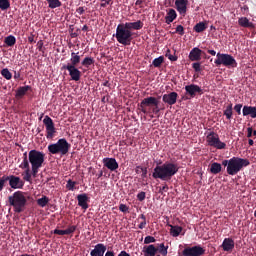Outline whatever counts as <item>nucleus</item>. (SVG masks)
<instances>
[{
  "label": "nucleus",
  "instance_id": "obj_41",
  "mask_svg": "<svg viewBox=\"0 0 256 256\" xmlns=\"http://www.w3.org/2000/svg\"><path fill=\"white\" fill-rule=\"evenodd\" d=\"M76 185H77V182L72 181L71 179H69L67 181V184H66V189H68V191H74Z\"/></svg>",
  "mask_w": 256,
  "mask_h": 256
},
{
  "label": "nucleus",
  "instance_id": "obj_12",
  "mask_svg": "<svg viewBox=\"0 0 256 256\" xmlns=\"http://www.w3.org/2000/svg\"><path fill=\"white\" fill-rule=\"evenodd\" d=\"M62 70H68L72 80L79 81L81 79L82 72L74 65H63Z\"/></svg>",
  "mask_w": 256,
  "mask_h": 256
},
{
  "label": "nucleus",
  "instance_id": "obj_52",
  "mask_svg": "<svg viewBox=\"0 0 256 256\" xmlns=\"http://www.w3.org/2000/svg\"><path fill=\"white\" fill-rule=\"evenodd\" d=\"M167 192L169 191V186L167 184H165L164 186H162L160 189H159V193H161V195H163V192Z\"/></svg>",
  "mask_w": 256,
  "mask_h": 256
},
{
  "label": "nucleus",
  "instance_id": "obj_45",
  "mask_svg": "<svg viewBox=\"0 0 256 256\" xmlns=\"http://www.w3.org/2000/svg\"><path fill=\"white\" fill-rule=\"evenodd\" d=\"M152 243H155V237H153V236H146L144 238V244L145 245H149V244H152Z\"/></svg>",
  "mask_w": 256,
  "mask_h": 256
},
{
  "label": "nucleus",
  "instance_id": "obj_19",
  "mask_svg": "<svg viewBox=\"0 0 256 256\" xmlns=\"http://www.w3.org/2000/svg\"><path fill=\"white\" fill-rule=\"evenodd\" d=\"M88 200L89 198L87 194H80L77 196L78 206L81 207L83 210L89 209Z\"/></svg>",
  "mask_w": 256,
  "mask_h": 256
},
{
  "label": "nucleus",
  "instance_id": "obj_53",
  "mask_svg": "<svg viewBox=\"0 0 256 256\" xmlns=\"http://www.w3.org/2000/svg\"><path fill=\"white\" fill-rule=\"evenodd\" d=\"M242 104H236L234 106V110L240 115L241 114V108H242Z\"/></svg>",
  "mask_w": 256,
  "mask_h": 256
},
{
  "label": "nucleus",
  "instance_id": "obj_34",
  "mask_svg": "<svg viewBox=\"0 0 256 256\" xmlns=\"http://www.w3.org/2000/svg\"><path fill=\"white\" fill-rule=\"evenodd\" d=\"M16 37L15 36H12V35H9L8 37L5 38L4 40V43L9 46V47H12L16 44Z\"/></svg>",
  "mask_w": 256,
  "mask_h": 256
},
{
  "label": "nucleus",
  "instance_id": "obj_26",
  "mask_svg": "<svg viewBox=\"0 0 256 256\" xmlns=\"http://www.w3.org/2000/svg\"><path fill=\"white\" fill-rule=\"evenodd\" d=\"M32 87L27 85V86H22V87H19L17 90H16V94H15V97L16 98H22L24 95L27 94V92L29 90H31Z\"/></svg>",
  "mask_w": 256,
  "mask_h": 256
},
{
  "label": "nucleus",
  "instance_id": "obj_11",
  "mask_svg": "<svg viewBox=\"0 0 256 256\" xmlns=\"http://www.w3.org/2000/svg\"><path fill=\"white\" fill-rule=\"evenodd\" d=\"M205 250L201 246L186 247L182 251V256H203Z\"/></svg>",
  "mask_w": 256,
  "mask_h": 256
},
{
  "label": "nucleus",
  "instance_id": "obj_49",
  "mask_svg": "<svg viewBox=\"0 0 256 256\" xmlns=\"http://www.w3.org/2000/svg\"><path fill=\"white\" fill-rule=\"evenodd\" d=\"M53 234L58 235V236H66L65 230H60V229H55L53 231Z\"/></svg>",
  "mask_w": 256,
  "mask_h": 256
},
{
  "label": "nucleus",
  "instance_id": "obj_8",
  "mask_svg": "<svg viewBox=\"0 0 256 256\" xmlns=\"http://www.w3.org/2000/svg\"><path fill=\"white\" fill-rule=\"evenodd\" d=\"M216 66L223 65L227 68H235L237 67V62L233 56L229 54L217 53L216 60L214 61Z\"/></svg>",
  "mask_w": 256,
  "mask_h": 256
},
{
  "label": "nucleus",
  "instance_id": "obj_60",
  "mask_svg": "<svg viewBox=\"0 0 256 256\" xmlns=\"http://www.w3.org/2000/svg\"><path fill=\"white\" fill-rule=\"evenodd\" d=\"M21 77V72L14 71V79H19Z\"/></svg>",
  "mask_w": 256,
  "mask_h": 256
},
{
  "label": "nucleus",
  "instance_id": "obj_15",
  "mask_svg": "<svg viewBox=\"0 0 256 256\" xmlns=\"http://www.w3.org/2000/svg\"><path fill=\"white\" fill-rule=\"evenodd\" d=\"M103 165L107 167L109 171H117V169H119V163L116 158H104Z\"/></svg>",
  "mask_w": 256,
  "mask_h": 256
},
{
  "label": "nucleus",
  "instance_id": "obj_20",
  "mask_svg": "<svg viewBox=\"0 0 256 256\" xmlns=\"http://www.w3.org/2000/svg\"><path fill=\"white\" fill-rule=\"evenodd\" d=\"M189 4V1L187 0H176L175 1V6L177 11L180 14H185L187 13V5Z\"/></svg>",
  "mask_w": 256,
  "mask_h": 256
},
{
  "label": "nucleus",
  "instance_id": "obj_62",
  "mask_svg": "<svg viewBox=\"0 0 256 256\" xmlns=\"http://www.w3.org/2000/svg\"><path fill=\"white\" fill-rule=\"evenodd\" d=\"M104 256H115L114 251H107Z\"/></svg>",
  "mask_w": 256,
  "mask_h": 256
},
{
  "label": "nucleus",
  "instance_id": "obj_27",
  "mask_svg": "<svg viewBox=\"0 0 256 256\" xmlns=\"http://www.w3.org/2000/svg\"><path fill=\"white\" fill-rule=\"evenodd\" d=\"M189 59L191 61H198L201 59V50L199 48H194L189 54Z\"/></svg>",
  "mask_w": 256,
  "mask_h": 256
},
{
  "label": "nucleus",
  "instance_id": "obj_1",
  "mask_svg": "<svg viewBox=\"0 0 256 256\" xmlns=\"http://www.w3.org/2000/svg\"><path fill=\"white\" fill-rule=\"evenodd\" d=\"M177 173H179V165L177 163L167 161L154 168L152 177L153 179H160L161 181H171Z\"/></svg>",
  "mask_w": 256,
  "mask_h": 256
},
{
  "label": "nucleus",
  "instance_id": "obj_55",
  "mask_svg": "<svg viewBox=\"0 0 256 256\" xmlns=\"http://www.w3.org/2000/svg\"><path fill=\"white\" fill-rule=\"evenodd\" d=\"M76 12L79 14V15H83L86 10L84 7H79L78 9H76Z\"/></svg>",
  "mask_w": 256,
  "mask_h": 256
},
{
  "label": "nucleus",
  "instance_id": "obj_44",
  "mask_svg": "<svg viewBox=\"0 0 256 256\" xmlns=\"http://www.w3.org/2000/svg\"><path fill=\"white\" fill-rule=\"evenodd\" d=\"M6 183H8V179H7V176L4 175L0 178V192L3 191Z\"/></svg>",
  "mask_w": 256,
  "mask_h": 256
},
{
  "label": "nucleus",
  "instance_id": "obj_22",
  "mask_svg": "<svg viewBox=\"0 0 256 256\" xmlns=\"http://www.w3.org/2000/svg\"><path fill=\"white\" fill-rule=\"evenodd\" d=\"M122 25L126 27L130 32L132 30H140L141 28H143V22H141L140 20L137 22H126Z\"/></svg>",
  "mask_w": 256,
  "mask_h": 256
},
{
  "label": "nucleus",
  "instance_id": "obj_59",
  "mask_svg": "<svg viewBox=\"0 0 256 256\" xmlns=\"http://www.w3.org/2000/svg\"><path fill=\"white\" fill-rule=\"evenodd\" d=\"M247 132H248L247 137L249 138L252 137L253 129L251 127L247 128Z\"/></svg>",
  "mask_w": 256,
  "mask_h": 256
},
{
  "label": "nucleus",
  "instance_id": "obj_47",
  "mask_svg": "<svg viewBox=\"0 0 256 256\" xmlns=\"http://www.w3.org/2000/svg\"><path fill=\"white\" fill-rule=\"evenodd\" d=\"M176 33H178L180 35H184L185 34V28L182 25H178L176 27Z\"/></svg>",
  "mask_w": 256,
  "mask_h": 256
},
{
  "label": "nucleus",
  "instance_id": "obj_4",
  "mask_svg": "<svg viewBox=\"0 0 256 256\" xmlns=\"http://www.w3.org/2000/svg\"><path fill=\"white\" fill-rule=\"evenodd\" d=\"M71 144L66 138L59 139L56 143L48 145V151L51 155H67L70 151Z\"/></svg>",
  "mask_w": 256,
  "mask_h": 256
},
{
  "label": "nucleus",
  "instance_id": "obj_33",
  "mask_svg": "<svg viewBox=\"0 0 256 256\" xmlns=\"http://www.w3.org/2000/svg\"><path fill=\"white\" fill-rule=\"evenodd\" d=\"M49 8L56 9L62 6V2L60 0H46Z\"/></svg>",
  "mask_w": 256,
  "mask_h": 256
},
{
  "label": "nucleus",
  "instance_id": "obj_61",
  "mask_svg": "<svg viewBox=\"0 0 256 256\" xmlns=\"http://www.w3.org/2000/svg\"><path fill=\"white\" fill-rule=\"evenodd\" d=\"M222 165H224V167H229V165H230V159H229V160H224V161L222 162Z\"/></svg>",
  "mask_w": 256,
  "mask_h": 256
},
{
  "label": "nucleus",
  "instance_id": "obj_6",
  "mask_svg": "<svg viewBox=\"0 0 256 256\" xmlns=\"http://www.w3.org/2000/svg\"><path fill=\"white\" fill-rule=\"evenodd\" d=\"M150 107L152 109H148ZM139 109L144 113L147 114L152 112L154 114H159L161 109L159 108V100L155 97H146L144 98L141 103L139 104Z\"/></svg>",
  "mask_w": 256,
  "mask_h": 256
},
{
  "label": "nucleus",
  "instance_id": "obj_14",
  "mask_svg": "<svg viewBox=\"0 0 256 256\" xmlns=\"http://www.w3.org/2000/svg\"><path fill=\"white\" fill-rule=\"evenodd\" d=\"M20 167L22 169H26L24 181H31L32 174L30 172V165H29V161H28V152L23 153V161H22Z\"/></svg>",
  "mask_w": 256,
  "mask_h": 256
},
{
  "label": "nucleus",
  "instance_id": "obj_31",
  "mask_svg": "<svg viewBox=\"0 0 256 256\" xmlns=\"http://www.w3.org/2000/svg\"><path fill=\"white\" fill-rule=\"evenodd\" d=\"M221 169H222L221 164L214 162L211 164L210 173H213V175H217L218 173H220Z\"/></svg>",
  "mask_w": 256,
  "mask_h": 256
},
{
  "label": "nucleus",
  "instance_id": "obj_29",
  "mask_svg": "<svg viewBox=\"0 0 256 256\" xmlns=\"http://www.w3.org/2000/svg\"><path fill=\"white\" fill-rule=\"evenodd\" d=\"M238 24L244 28H254V24L252 22H249L246 17L239 18Z\"/></svg>",
  "mask_w": 256,
  "mask_h": 256
},
{
  "label": "nucleus",
  "instance_id": "obj_43",
  "mask_svg": "<svg viewBox=\"0 0 256 256\" xmlns=\"http://www.w3.org/2000/svg\"><path fill=\"white\" fill-rule=\"evenodd\" d=\"M76 230H77V226L75 225L69 226L67 229H65V235H72L76 232Z\"/></svg>",
  "mask_w": 256,
  "mask_h": 256
},
{
  "label": "nucleus",
  "instance_id": "obj_3",
  "mask_svg": "<svg viewBox=\"0 0 256 256\" xmlns=\"http://www.w3.org/2000/svg\"><path fill=\"white\" fill-rule=\"evenodd\" d=\"M26 194L22 191H16L8 197L9 205L14 208L15 213H22L27 205Z\"/></svg>",
  "mask_w": 256,
  "mask_h": 256
},
{
  "label": "nucleus",
  "instance_id": "obj_39",
  "mask_svg": "<svg viewBox=\"0 0 256 256\" xmlns=\"http://www.w3.org/2000/svg\"><path fill=\"white\" fill-rule=\"evenodd\" d=\"M232 114H233V111H232V104L228 105L224 111V115L226 116V118L228 120H230L232 118Z\"/></svg>",
  "mask_w": 256,
  "mask_h": 256
},
{
  "label": "nucleus",
  "instance_id": "obj_10",
  "mask_svg": "<svg viewBox=\"0 0 256 256\" xmlns=\"http://www.w3.org/2000/svg\"><path fill=\"white\" fill-rule=\"evenodd\" d=\"M43 123L46 128V139H53L56 133V127L53 119L46 115L43 119Z\"/></svg>",
  "mask_w": 256,
  "mask_h": 256
},
{
  "label": "nucleus",
  "instance_id": "obj_23",
  "mask_svg": "<svg viewBox=\"0 0 256 256\" xmlns=\"http://www.w3.org/2000/svg\"><path fill=\"white\" fill-rule=\"evenodd\" d=\"M243 116L250 115L252 118H256V107L245 105L242 109Z\"/></svg>",
  "mask_w": 256,
  "mask_h": 256
},
{
  "label": "nucleus",
  "instance_id": "obj_36",
  "mask_svg": "<svg viewBox=\"0 0 256 256\" xmlns=\"http://www.w3.org/2000/svg\"><path fill=\"white\" fill-rule=\"evenodd\" d=\"M95 63L94 58L92 57H86L84 60L81 62V64L85 67H89Z\"/></svg>",
  "mask_w": 256,
  "mask_h": 256
},
{
  "label": "nucleus",
  "instance_id": "obj_24",
  "mask_svg": "<svg viewBox=\"0 0 256 256\" xmlns=\"http://www.w3.org/2000/svg\"><path fill=\"white\" fill-rule=\"evenodd\" d=\"M157 252L158 249L153 244L144 247V256H156Z\"/></svg>",
  "mask_w": 256,
  "mask_h": 256
},
{
  "label": "nucleus",
  "instance_id": "obj_46",
  "mask_svg": "<svg viewBox=\"0 0 256 256\" xmlns=\"http://www.w3.org/2000/svg\"><path fill=\"white\" fill-rule=\"evenodd\" d=\"M166 57L170 60V61H177V56L171 54V50H167L166 52Z\"/></svg>",
  "mask_w": 256,
  "mask_h": 256
},
{
  "label": "nucleus",
  "instance_id": "obj_50",
  "mask_svg": "<svg viewBox=\"0 0 256 256\" xmlns=\"http://www.w3.org/2000/svg\"><path fill=\"white\" fill-rule=\"evenodd\" d=\"M137 199L139 202L145 201V192H140L137 194Z\"/></svg>",
  "mask_w": 256,
  "mask_h": 256
},
{
  "label": "nucleus",
  "instance_id": "obj_42",
  "mask_svg": "<svg viewBox=\"0 0 256 256\" xmlns=\"http://www.w3.org/2000/svg\"><path fill=\"white\" fill-rule=\"evenodd\" d=\"M8 8H10L9 0H0V9L7 10Z\"/></svg>",
  "mask_w": 256,
  "mask_h": 256
},
{
  "label": "nucleus",
  "instance_id": "obj_25",
  "mask_svg": "<svg viewBox=\"0 0 256 256\" xmlns=\"http://www.w3.org/2000/svg\"><path fill=\"white\" fill-rule=\"evenodd\" d=\"M70 61H71V63H68L66 66H75L76 67L81 62V56H79V52H77V53L72 52Z\"/></svg>",
  "mask_w": 256,
  "mask_h": 256
},
{
  "label": "nucleus",
  "instance_id": "obj_35",
  "mask_svg": "<svg viewBox=\"0 0 256 256\" xmlns=\"http://www.w3.org/2000/svg\"><path fill=\"white\" fill-rule=\"evenodd\" d=\"M206 28H207L206 23H204V22H199V23H197V24L194 26V31L197 32V33H201V32H203L204 30H206Z\"/></svg>",
  "mask_w": 256,
  "mask_h": 256
},
{
  "label": "nucleus",
  "instance_id": "obj_9",
  "mask_svg": "<svg viewBox=\"0 0 256 256\" xmlns=\"http://www.w3.org/2000/svg\"><path fill=\"white\" fill-rule=\"evenodd\" d=\"M206 141L210 147H214L215 149H225L226 147V144L220 141L218 134L214 131L207 134Z\"/></svg>",
  "mask_w": 256,
  "mask_h": 256
},
{
  "label": "nucleus",
  "instance_id": "obj_37",
  "mask_svg": "<svg viewBox=\"0 0 256 256\" xmlns=\"http://www.w3.org/2000/svg\"><path fill=\"white\" fill-rule=\"evenodd\" d=\"M1 75H2L6 80H10V79H12V77H13L12 73L9 71L8 68L2 69V70H1Z\"/></svg>",
  "mask_w": 256,
  "mask_h": 256
},
{
  "label": "nucleus",
  "instance_id": "obj_64",
  "mask_svg": "<svg viewBox=\"0 0 256 256\" xmlns=\"http://www.w3.org/2000/svg\"><path fill=\"white\" fill-rule=\"evenodd\" d=\"M209 54H211L212 56H215L216 55V52L214 50H208L207 51Z\"/></svg>",
  "mask_w": 256,
  "mask_h": 256
},
{
  "label": "nucleus",
  "instance_id": "obj_48",
  "mask_svg": "<svg viewBox=\"0 0 256 256\" xmlns=\"http://www.w3.org/2000/svg\"><path fill=\"white\" fill-rule=\"evenodd\" d=\"M119 210L122 213H127L129 211V207L126 204H120Z\"/></svg>",
  "mask_w": 256,
  "mask_h": 256
},
{
  "label": "nucleus",
  "instance_id": "obj_30",
  "mask_svg": "<svg viewBox=\"0 0 256 256\" xmlns=\"http://www.w3.org/2000/svg\"><path fill=\"white\" fill-rule=\"evenodd\" d=\"M183 232V227L181 226H171L170 234L172 237L177 238Z\"/></svg>",
  "mask_w": 256,
  "mask_h": 256
},
{
  "label": "nucleus",
  "instance_id": "obj_38",
  "mask_svg": "<svg viewBox=\"0 0 256 256\" xmlns=\"http://www.w3.org/2000/svg\"><path fill=\"white\" fill-rule=\"evenodd\" d=\"M165 60V58L163 56H160L158 58H155L152 62V65L154 67H161V64H163V61Z\"/></svg>",
  "mask_w": 256,
  "mask_h": 256
},
{
  "label": "nucleus",
  "instance_id": "obj_18",
  "mask_svg": "<svg viewBox=\"0 0 256 256\" xmlns=\"http://www.w3.org/2000/svg\"><path fill=\"white\" fill-rule=\"evenodd\" d=\"M186 93L189 94L192 98L195 97L196 93L202 94V89L195 84L185 86Z\"/></svg>",
  "mask_w": 256,
  "mask_h": 256
},
{
  "label": "nucleus",
  "instance_id": "obj_21",
  "mask_svg": "<svg viewBox=\"0 0 256 256\" xmlns=\"http://www.w3.org/2000/svg\"><path fill=\"white\" fill-rule=\"evenodd\" d=\"M235 243L232 238H225L221 247L223 248L224 252H230L234 249Z\"/></svg>",
  "mask_w": 256,
  "mask_h": 256
},
{
  "label": "nucleus",
  "instance_id": "obj_40",
  "mask_svg": "<svg viewBox=\"0 0 256 256\" xmlns=\"http://www.w3.org/2000/svg\"><path fill=\"white\" fill-rule=\"evenodd\" d=\"M169 247H165V244L164 243H161L159 245V248H157L158 252L162 255V256H167V249Z\"/></svg>",
  "mask_w": 256,
  "mask_h": 256
},
{
  "label": "nucleus",
  "instance_id": "obj_2",
  "mask_svg": "<svg viewBox=\"0 0 256 256\" xmlns=\"http://www.w3.org/2000/svg\"><path fill=\"white\" fill-rule=\"evenodd\" d=\"M28 165H31L33 177H37L39 169L45 163V154L37 150H31L28 153Z\"/></svg>",
  "mask_w": 256,
  "mask_h": 256
},
{
  "label": "nucleus",
  "instance_id": "obj_51",
  "mask_svg": "<svg viewBox=\"0 0 256 256\" xmlns=\"http://www.w3.org/2000/svg\"><path fill=\"white\" fill-rule=\"evenodd\" d=\"M192 67H193V69H194L196 72H200V71H201V65H200V63H198V62L192 64Z\"/></svg>",
  "mask_w": 256,
  "mask_h": 256
},
{
  "label": "nucleus",
  "instance_id": "obj_28",
  "mask_svg": "<svg viewBox=\"0 0 256 256\" xmlns=\"http://www.w3.org/2000/svg\"><path fill=\"white\" fill-rule=\"evenodd\" d=\"M177 19V12L174 9H170L165 17L166 23L171 24Z\"/></svg>",
  "mask_w": 256,
  "mask_h": 256
},
{
  "label": "nucleus",
  "instance_id": "obj_32",
  "mask_svg": "<svg viewBox=\"0 0 256 256\" xmlns=\"http://www.w3.org/2000/svg\"><path fill=\"white\" fill-rule=\"evenodd\" d=\"M50 202V199L47 196L37 199V205L41 208H45Z\"/></svg>",
  "mask_w": 256,
  "mask_h": 256
},
{
  "label": "nucleus",
  "instance_id": "obj_57",
  "mask_svg": "<svg viewBox=\"0 0 256 256\" xmlns=\"http://www.w3.org/2000/svg\"><path fill=\"white\" fill-rule=\"evenodd\" d=\"M37 46H38V50H39V51H42L43 46H44V42H43L42 40L39 41V42L37 43Z\"/></svg>",
  "mask_w": 256,
  "mask_h": 256
},
{
  "label": "nucleus",
  "instance_id": "obj_5",
  "mask_svg": "<svg viewBox=\"0 0 256 256\" xmlns=\"http://www.w3.org/2000/svg\"><path fill=\"white\" fill-rule=\"evenodd\" d=\"M115 37L118 43L128 46L131 45V41L133 40V32L129 31L125 25L119 24L116 28Z\"/></svg>",
  "mask_w": 256,
  "mask_h": 256
},
{
  "label": "nucleus",
  "instance_id": "obj_63",
  "mask_svg": "<svg viewBox=\"0 0 256 256\" xmlns=\"http://www.w3.org/2000/svg\"><path fill=\"white\" fill-rule=\"evenodd\" d=\"M110 4V1L109 0H106V2L105 3H101V7L102 8H106L107 7V5H109Z\"/></svg>",
  "mask_w": 256,
  "mask_h": 256
},
{
  "label": "nucleus",
  "instance_id": "obj_54",
  "mask_svg": "<svg viewBox=\"0 0 256 256\" xmlns=\"http://www.w3.org/2000/svg\"><path fill=\"white\" fill-rule=\"evenodd\" d=\"M28 42L30 44L36 43L34 34H30V36L28 37Z\"/></svg>",
  "mask_w": 256,
  "mask_h": 256
},
{
  "label": "nucleus",
  "instance_id": "obj_16",
  "mask_svg": "<svg viewBox=\"0 0 256 256\" xmlns=\"http://www.w3.org/2000/svg\"><path fill=\"white\" fill-rule=\"evenodd\" d=\"M177 97H179V94H177V92H171L168 94H164L162 96V101L171 106L177 103Z\"/></svg>",
  "mask_w": 256,
  "mask_h": 256
},
{
  "label": "nucleus",
  "instance_id": "obj_7",
  "mask_svg": "<svg viewBox=\"0 0 256 256\" xmlns=\"http://www.w3.org/2000/svg\"><path fill=\"white\" fill-rule=\"evenodd\" d=\"M249 160L239 157H233L230 159V164L227 166L228 175H237L243 167H248Z\"/></svg>",
  "mask_w": 256,
  "mask_h": 256
},
{
  "label": "nucleus",
  "instance_id": "obj_17",
  "mask_svg": "<svg viewBox=\"0 0 256 256\" xmlns=\"http://www.w3.org/2000/svg\"><path fill=\"white\" fill-rule=\"evenodd\" d=\"M107 251V246L103 243L95 245L94 249L90 252V256H104Z\"/></svg>",
  "mask_w": 256,
  "mask_h": 256
},
{
  "label": "nucleus",
  "instance_id": "obj_13",
  "mask_svg": "<svg viewBox=\"0 0 256 256\" xmlns=\"http://www.w3.org/2000/svg\"><path fill=\"white\" fill-rule=\"evenodd\" d=\"M6 177L11 189H22L24 187V182L20 177L15 175H9Z\"/></svg>",
  "mask_w": 256,
  "mask_h": 256
},
{
  "label": "nucleus",
  "instance_id": "obj_56",
  "mask_svg": "<svg viewBox=\"0 0 256 256\" xmlns=\"http://www.w3.org/2000/svg\"><path fill=\"white\" fill-rule=\"evenodd\" d=\"M145 226H147V221H142V222L139 224L138 228H139L140 230H143V229H145Z\"/></svg>",
  "mask_w": 256,
  "mask_h": 256
},
{
  "label": "nucleus",
  "instance_id": "obj_58",
  "mask_svg": "<svg viewBox=\"0 0 256 256\" xmlns=\"http://www.w3.org/2000/svg\"><path fill=\"white\" fill-rule=\"evenodd\" d=\"M118 256H131L127 251L123 250L121 251Z\"/></svg>",
  "mask_w": 256,
  "mask_h": 256
}]
</instances>
